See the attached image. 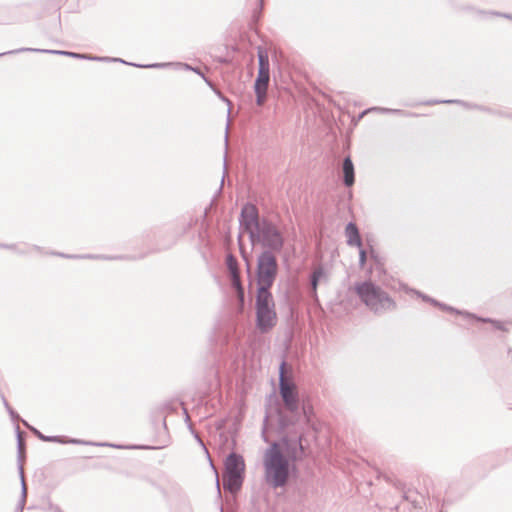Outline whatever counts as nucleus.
<instances>
[{"label": "nucleus", "instance_id": "nucleus-22", "mask_svg": "<svg viewBox=\"0 0 512 512\" xmlns=\"http://www.w3.org/2000/svg\"><path fill=\"white\" fill-rule=\"evenodd\" d=\"M467 317H468L469 319H471V320H474V321H478V320H479V318H476V317H474V316L467 315Z\"/></svg>", "mask_w": 512, "mask_h": 512}, {"label": "nucleus", "instance_id": "nucleus-27", "mask_svg": "<svg viewBox=\"0 0 512 512\" xmlns=\"http://www.w3.org/2000/svg\"><path fill=\"white\" fill-rule=\"evenodd\" d=\"M510 117L512 118V115Z\"/></svg>", "mask_w": 512, "mask_h": 512}, {"label": "nucleus", "instance_id": "nucleus-7", "mask_svg": "<svg viewBox=\"0 0 512 512\" xmlns=\"http://www.w3.org/2000/svg\"><path fill=\"white\" fill-rule=\"evenodd\" d=\"M251 242L253 245L262 243L273 250H280L283 245V238L275 226L262 221V226L258 230V236L253 237Z\"/></svg>", "mask_w": 512, "mask_h": 512}, {"label": "nucleus", "instance_id": "nucleus-12", "mask_svg": "<svg viewBox=\"0 0 512 512\" xmlns=\"http://www.w3.org/2000/svg\"><path fill=\"white\" fill-rule=\"evenodd\" d=\"M344 174V183L346 186H351L354 183V166L350 157H346L342 166Z\"/></svg>", "mask_w": 512, "mask_h": 512}, {"label": "nucleus", "instance_id": "nucleus-14", "mask_svg": "<svg viewBox=\"0 0 512 512\" xmlns=\"http://www.w3.org/2000/svg\"><path fill=\"white\" fill-rule=\"evenodd\" d=\"M323 276V270L321 268H317L314 270L311 276V286L313 290L314 296H316V290L319 279Z\"/></svg>", "mask_w": 512, "mask_h": 512}, {"label": "nucleus", "instance_id": "nucleus-20", "mask_svg": "<svg viewBox=\"0 0 512 512\" xmlns=\"http://www.w3.org/2000/svg\"><path fill=\"white\" fill-rule=\"evenodd\" d=\"M167 64H154V65H150L149 67H163V66H166Z\"/></svg>", "mask_w": 512, "mask_h": 512}, {"label": "nucleus", "instance_id": "nucleus-10", "mask_svg": "<svg viewBox=\"0 0 512 512\" xmlns=\"http://www.w3.org/2000/svg\"><path fill=\"white\" fill-rule=\"evenodd\" d=\"M482 322V335L484 333H487L489 331H499V332H507L508 328L506 327V323L493 320L491 318H484L481 319Z\"/></svg>", "mask_w": 512, "mask_h": 512}, {"label": "nucleus", "instance_id": "nucleus-19", "mask_svg": "<svg viewBox=\"0 0 512 512\" xmlns=\"http://www.w3.org/2000/svg\"><path fill=\"white\" fill-rule=\"evenodd\" d=\"M366 261V251L364 249H360L359 251V262L360 265L363 267Z\"/></svg>", "mask_w": 512, "mask_h": 512}, {"label": "nucleus", "instance_id": "nucleus-8", "mask_svg": "<svg viewBox=\"0 0 512 512\" xmlns=\"http://www.w3.org/2000/svg\"><path fill=\"white\" fill-rule=\"evenodd\" d=\"M284 368L285 363L283 362L280 367V395L285 407L294 412L298 409V392L295 384L285 377Z\"/></svg>", "mask_w": 512, "mask_h": 512}, {"label": "nucleus", "instance_id": "nucleus-15", "mask_svg": "<svg viewBox=\"0 0 512 512\" xmlns=\"http://www.w3.org/2000/svg\"><path fill=\"white\" fill-rule=\"evenodd\" d=\"M226 264L231 275L239 273L237 268V260L235 257H233L232 255H228L226 259Z\"/></svg>", "mask_w": 512, "mask_h": 512}, {"label": "nucleus", "instance_id": "nucleus-2", "mask_svg": "<svg viewBox=\"0 0 512 512\" xmlns=\"http://www.w3.org/2000/svg\"><path fill=\"white\" fill-rule=\"evenodd\" d=\"M356 292L366 306L375 312L386 311L394 307L393 300L371 282L357 285Z\"/></svg>", "mask_w": 512, "mask_h": 512}, {"label": "nucleus", "instance_id": "nucleus-1", "mask_svg": "<svg viewBox=\"0 0 512 512\" xmlns=\"http://www.w3.org/2000/svg\"><path fill=\"white\" fill-rule=\"evenodd\" d=\"M295 458V454L286 450L285 443H273L263 456L266 482L273 488L285 486Z\"/></svg>", "mask_w": 512, "mask_h": 512}, {"label": "nucleus", "instance_id": "nucleus-18", "mask_svg": "<svg viewBox=\"0 0 512 512\" xmlns=\"http://www.w3.org/2000/svg\"><path fill=\"white\" fill-rule=\"evenodd\" d=\"M37 435L43 439L44 441H50V442H61V443H64L65 441L61 440L59 437H45L43 436L42 434H40L39 432H37Z\"/></svg>", "mask_w": 512, "mask_h": 512}, {"label": "nucleus", "instance_id": "nucleus-25", "mask_svg": "<svg viewBox=\"0 0 512 512\" xmlns=\"http://www.w3.org/2000/svg\"><path fill=\"white\" fill-rule=\"evenodd\" d=\"M413 293H415L417 296H421L419 292H416V291H412Z\"/></svg>", "mask_w": 512, "mask_h": 512}, {"label": "nucleus", "instance_id": "nucleus-16", "mask_svg": "<svg viewBox=\"0 0 512 512\" xmlns=\"http://www.w3.org/2000/svg\"><path fill=\"white\" fill-rule=\"evenodd\" d=\"M40 51L45 52V53L61 54V55L75 57V58H86L85 55L74 53V52L58 51V50H40Z\"/></svg>", "mask_w": 512, "mask_h": 512}, {"label": "nucleus", "instance_id": "nucleus-26", "mask_svg": "<svg viewBox=\"0 0 512 512\" xmlns=\"http://www.w3.org/2000/svg\"><path fill=\"white\" fill-rule=\"evenodd\" d=\"M70 442H72V443H79V441H77V440H71Z\"/></svg>", "mask_w": 512, "mask_h": 512}, {"label": "nucleus", "instance_id": "nucleus-9", "mask_svg": "<svg viewBox=\"0 0 512 512\" xmlns=\"http://www.w3.org/2000/svg\"><path fill=\"white\" fill-rule=\"evenodd\" d=\"M240 223L243 230L249 234L250 240L258 236V230L261 228L262 222L259 221L258 211L254 205L247 204L243 207Z\"/></svg>", "mask_w": 512, "mask_h": 512}, {"label": "nucleus", "instance_id": "nucleus-23", "mask_svg": "<svg viewBox=\"0 0 512 512\" xmlns=\"http://www.w3.org/2000/svg\"><path fill=\"white\" fill-rule=\"evenodd\" d=\"M491 14H493V13L492 12H484V11H482V17L486 16V15H491Z\"/></svg>", "mask_w": 512, "mask_h": 512}, {"label": "nucleus", "instance_id": "nucleus-4", "mask_svg": "<svg viewBox=\"0 0 512 512\" xmlns=\"http://www.w3.org/2000/svg\"><path fill=\"white\" fill-rule=\"evenodd\" d=\"M277 322L275 303L271 292H257L256 325L261 332H268Z\"/></svg>", "mask_w": 512, "mask_h": 512}, {"label": "nucleus", "instance_id": "nucleus-17", "mask_svg": "<svg viewBox=\"0 0 512 512\" xmlns=\"http://www.w3.org/2000/svg\"><path fill=\"white\" fill-rule=\"evenodd\" d=\"M20 475H21V481H22V499H21V506L23 507L24 503H25V500H26V494H27V488H26V484H25V481H24V472H23V468L20 467Z\"/></svg>", "mask_w": 512, "mask_h": 512}, {"label": "nucleus", "instance_id": "nucleus-13", "mask_svg": "<svg viewBox=\"0 0 512 512\" xmlns=\"http://www.w3.org/2000/svg\"><path fill=\"white\" fill-rule=\"evenodd\" d=\"M231 282L233 287L237 290L238 297L240 301L244 299V290L240 282L239 273L231 275Z\"/></svg>", "mask_w": 512, "mask_h": 512}, {"label": "nucleus", "instance_id": "nucleus-3", "mask_svg": "<svg viewBox=\"0 0 512 512\" xmlns=\"http://www.w3.org/2000/svg\"><path fill=\"white\" fill-rule=\"evenodd\" d=\"M245 462L241 455L231 453L224 462L223 486L230 493H237L244 480Z\"/></svg>", "mask_w": 512, "mask_h": 512}, {"label": "nucleus", "instance_id": "nucleus-21", "mask_svg": "<svg viewBox=\"0 0 512 512\" xmlns=\"http://www.w3.org/2000/svg\"><path fill=\"white\" fill-rule=\"evenodd\" d=\"M502 16L512 20V14H502Z\"/></svg>", "mask_w": 512, "mask_h": 512}, {"label": "nucleus", "instance_id": "nucleus-11", "mask_svg": "<svg viewBox=\"0 0 512 512\" xmlns=\"http://www.w3.org/2000/svg\"><path fill=\"white\" fill-rule=\"evenodd\" d=\"M345 234L347 237V244L349 246H357L361 248V238L359 235L358 228L354 223H349L346 226Z\"/></svg>", "mask_w": 512, "mask_h": 512}, {"label": "nucleus", "instance_id": "nucleus-6", "mask_svg": "<svg viewBox=\"0 0 512 512\" xmlns=\"http://www.w3.org/2000/svg\"><path fill=\"white\" fill-rule=\"evenodd\" d=\"M259 70L255 81L256 102L262 106L266 100L267 88L270 80L268 55L262 51L258 53Z\"/></svg>", "mask_w": 512, "mask_h": 512}, {"label": "nucleus", "instance_id": "nucleus-24", "mask_svg": "<svg viewBox=\"0 0 512 512\" xmlns=\"http://www.w3.org/2000/svg\"><path fill=\"white\" fill-rule=\"evenodd\" d=\"M185 69H192L189 65H184Z\"/></svg>", "mask_w": 512, "mask_h": 512}, {"label": "nucleus", "instance_id": "nucleus-5", "mask_svg": "<svg viewBox=\"0 0 512 512\" xmlns=\"http://www.w3.org/2000/svg\"><path fill=\"white\" fill-rule=\"evenodd\" d=\"M277 272L276 257L269 251L263 252L257 261V292H270Z\"/></svg>", "mask_w": 512, "mask_h": 512}]
</instances>
